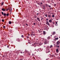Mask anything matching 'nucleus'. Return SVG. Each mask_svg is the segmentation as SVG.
<instances>
[{"mask_svg":"<svg viewBox=\"0 0 60 60\" xmlns=\"http://www.w3.org/2000/svg\"><path fill=\"white\" fill-rule=\"evenodd\" d=\"M46 24L48 25V26H49L50 25V24L49 22L48 21H46Z\"/></svg>","mask_w":60,"mask_h":60,"instance_id":"obj_1","label":"nucleus"},{"mask_svg":"<svg viewBox=\"0 0 60 60\" xmlns=\"http://www.w3.org/2000/svg\"><path fill=\"white\" fill-rule=\"evenodd\" d=\"M51 14H49L48 15V18H49L50 19V18H51Z\"/></svg>","mask_w":60,"mask_h":60,"instance_id":"obj_2","label":"nucleus"},{"mask_svg":"<svg viewBox=\"0 0 60 60\" xmlns=\"http://www.w3.org/2000/svg\"><path fill=\"white\" fill-rule=\"evenodd\" d=\"M45 44H47L48 43V41L47 40H45L44 42Z\"/></svg>","mask_w":60,"mask_h":60,"instance_id":"obj_3","label":"nucleus"},{"mask_svg":"<svg viewBox=\"0 0 60 60\" xmlns=\"http://www.w3.org/2000/svg\"><path fill=\"white\" fill-rule=\"evenodd\" d=\"M57 45H58V44H60V41H58L56 42Z\"/></svg>","mask_w":60,"mask_h":60,"instance_id":"obj_4","label":"nucleus"},{"mask_svg":"<svg viewBox=\"0 0 60 60\" xmlns=\"http://www.w3.org/2000/svg\"><path fill=\"white\" fill-rule=\"evenodd\" d=\"M56 52L57 53H58L59 52V50H58V49H56Z\"/></svg>","mask_w":60,"mask_h":60,"instance_id":"obj_5","label":"nucleus"},{"mask_svg":"<svg viewBox=\"0 0 60 60\" xmlns=\"http://www.w3.org/2000/svg\"><path fill=\"white\" fill-rule=\"evenodd\" d=\"M58 38H55L54 39V41H56V40H58Z\"/></svg>","mask_w":60,"mask_h":60,"instance_id":"obj_6","label":"nucleus"},{"mask_svg":"<svg viewBox=\"0 0 60 60\" xmlns=\"http://www.w3.org/2000/svg\"><path fill=\"white\" fill-rule=\"evenodd\" d=\"M37 20L39 21H40V18H37Z\"/></svg>","mask_w":60,"mask_h":60,"instance_id":"obj_7","label":"nucleus"},{"mask_svg":"<svg viewBox=\"0 0 60 60\" xmlns=\"http://www.w3.org/2000/svg\"><path fill=\"white\" fill-rule=\"evenodd\" d=\"M2 10L3 11H5V10L4 8H2Z\"/></svg>","mask_w":60,"mask_h":60,"instance_id":"obj_8","label":"nucleus"},{"mask_svg":"<svg viewBox=\"0 0 60 60\" xmlns=\"http://www.w3.org/2000/svg\"><path fill=\"white\" fill-rule=\"evenodd\" d=\"M9 10L10 11H11V10H12L11 8H9Z\"/></svg>","mask_w":60,"mask_h":60,"instance_id":"obj_9","label":"nucleus"},{"mask_svg":"<svg viewBox=\"0 0 60 60\" xmlns=\"http://www.w3.org/2000/svg\"><path fill=\"white\" fill-rule=\"evenodd\" d=\"M49 22L50 23V22H52V20H51V19H50L49 20Z\"/></svg>","mask_w":60,"mask_h":60,"instance_id":"obj_10","label":"nucleus"},{"mask_svg":"<svg viewBox=\"0 0 60 60\" xmlns=\"http://www.w3.org/2000/svg\"><path fill=\"white\" fill-rule=\"evenodd\" d=\"M56 26H57V22H56Z\"/></svg>","mask_w":60,"mask_h":60,"instance_id":"obj_11","label":"nucleus"},{"mask_svg":"<svg viewBox=\"0 0 60 60\" xmlns=\"http://www.w3.org/2000/svg\"><path fill=\"white\" fill-rule=\"evenodd\" d=\"M56 34V33L55 32H53L52 33V35H54V34Z\"/></svg>","mask_w":60,"mask_h":60,"instance_id":"obj_12","label":"nucleus"},{"mask_svg":"<svg viewBox=\"0 0 60 60\" xmlns=\"http://www.w3.org/2000/svg\"><path fill=\"white\" fill-rule=\"evenodd\" d=\"M43 34H46L45 32V31H43Z\"/></svg>","mask_w":60,"mask_h":60,"instance_id":"obj_13","label":"nucleus"},{"mask_svg":"<svg viewBox=\"0 0 60 60\" xmlns=\"http://www.w3.org/2000/svg\"><path fill=\"white\" fill-rule=\"evenodd\" d=\"M11 21H9V24H11Z\"/></svg>","mask_w":60,"mask_h":60,"instance_id":"obj_14","label":"nucleus"},{"mask_svg":"<svg viewBox=\"0 0 60 60\" xmlns=\"http://www.w3.org/2000/svg\"><path fill=\"white\" fill-rule=\"evenodd\" d=\"M52 45H50V48L51 49V48H52Z\"/></svg>","mask_w":60,"mask_h":60,"instance_id":"obj_15","label":"nucleus"},{"mask_svg":"<svg viewBox=\"0 0 60 60\" xmlns=\"http://www.w3.org/2000/svg\"><path fill=\"white\" fill-rule=\"evenodd\" d=\"M6 14L5 13H4V16H6Z\"/></svg>","mask_w":60,"mask_h":60,"instance_id":"obj_16","label":"nucleus"},{"mask_svg":"<svg viewBox=\"0 0 60 60\" xmlns=\"http://www.w3.org/2000/svg\"><path fill=\"white\" fill-rule=\"evenodd\" d=\"M6 16H9V13L7 14L6 15Z\"/></svg>","mask_w":60,"mask_h":60,"instance_id":"obj_17","label":"nucleus"},{"mask_svg":"<svg viewBox=\"0 0 60 60\" xmlns=\"http://www.w3.org/2000/svg\"><path fill=\"white\" fill-rule=\"evenodd\" d=\"M56 47H57V48H59V45L58 46V45H56Z\"/></svg>","mask_w":60,"mask_h":60,"instance_id":"obj_18","label":"nucleus"},{"mask_svg":"<svg viewBox=\"0 0 60 60\" xmlns=\"http://www.w3.org/2000/svg\"><path fill=\"white\" fill-rule=\"evenodd\" d=\"M47 14H46L45 15V16L46 17H47Z\"/></svg>","mask_w":60,"mask_h":60,"instance_id":"obj_19","label":"nucleus"},{"mask_svg":"<svg viewBox=\"0 0 60 60\" xmlns=\"http://www.w3.org/2000/svg\"><path fill=\"white\" fill-rule=\"evenodd\" d=\"M18 41H20V40H19V39H18Z\"/></svg>","mask_w":60,"mask_h":60,"instance_id":"obj_20","label":"nucleus"},{"mask_svg":"<svg viewBox=\"0 0 60 60\" xmlns=\"http://www.w3.org/2000/svg\"><path fill=\"white\" fill-rule=\"evenodd\" d=\"M3 3L2 2V3L1 4V5H3Z\"/></svg>","mask_w":60,"mask_h":60,"instance_id":"obj_21","label":"nucleus"},{"mask_svg":"<svg viewBox=\"0 0 60 60\" xmlns=\"http://www.w3.org/2000/svg\"><path fill=\"white\" fill-rule=\"evenodd\" d=\"M39 41V40H38V39H37L36 40V41Z\"/></svg>","mask_w":60,"mask_h":60,"instance_id":"obj_22","label":"nucleus"},{"mask_svg":"<svg viewBox=\"0 0 60 60\" xmlns=\"http://www.w3.org/2000/svg\"><path fill=\"white\" fill-rule=\"evenodd\" d=\"M33 25H36V23H34Z\"/></svg>","mask_w":60,"mask_h":60,"instance_id":"obj_23","label":"nucleus"},{"mask_svg":"<svg viewBox=\"0 0 60 60\" xmlns=\"http://www.w3.org/2000/svg\"><path fill=\"white\" fill-rule=\"evenodd\" d=\"M50 37H48V39H49V38H50Z\"/></svg>","mask_w":60,"mask_h":60,"instance_id":"obj_24","label":"nucleus"},{"mask_svg":"<svg viewBox=\"0 0 60 60\" xmlns=\"http://www.w3.org/2000/svg\"><path fill=\"white\" fill-rule=\"evenodd\" d=\"M52 17H55V16L54 15H52Z\"/></svg>","mask_w":60,"mask_h":60,"instance_id":"obj_25","label":"nucleus"},{"mask_svg":"<svg viewBox=\"0 0 60 60\" xmlns=\"http://www.w3.org/2000/svg\"><path fill=\"white\" fill-rule=\"evenodd\" d=\"M54 55H52V57H54Z\"/></svg>","mask_w":60,"mask_h":60,"instance_id":"obj_26","label":"nucleus"},{"mask_svg":"<svg viewBox=\"0 0 60 60\" xmlns=\"http://www.w3.org/2000/svg\"><path fill=\"white\" fill-rule=\"evenodd\" d=\"M2 22H4V20L2 19Z\"/></svg>","mask_w":60,"mask_h":60,"instance_id":"obj_27","label":"nucleus"},{"mask_svg":"<svg viewBox=\"0 0 60 60\" xmlns=\"http://www.w3.org/2000/svg\"><path fill=\"white\" fill-rule=\"evenodd\" d=\"M1 13L2 15H4V13H3V12H1Z\"/></svg>","mask_w":60,"mask_h":60,"instance_id":"obj_28","label":"nucleus"},{"mask_svg":"<svg viewBox=\"0 0 60 60\" xmlns=\"http://www.w3.org/2000/svg\"><path fill=\"white\" fill-rule=\"evenodd\" d=\"M26 37H27V38H29V37H28V36H27Z\"/></svg>","mask_w":60,"mask_h":60,"instance_id":"obj_29","label":"nucleus"},{"mask_svg":"<svg viewBox=\"0 0 60 60\" xmlns=\"http://www.w3.org/2000/svg\"><path fill=\"white\" fill-rule=\"evenodd\" d=\"M38 45H41V44H39V43L38 44Z\"/></svg>","mask_w":60,"mask_h":60,"instance_id":"obj_30","label":"nucleus"},{"mask_svg":"<svg viewBox=\"0 0 60 60\" xmlns=\"http://www.w3.org/2000/svg\"><path fill=\"white\" fill-rule=\"evenodd\" d=\"M46 20H47V21H48V20H49V19H46Z\"/></svg>","mask_w":60,"mask_h":60,"instance_id":"obj_31","label":"nucleus"},{"mask_svg":"<svg viewBox=\"0 0 60 60\" xmlns=\"http://www.w3.org/2000/svg\"><path fill=\"white\" fill-rule=\"evenodd\" d=\"M26 25L27 26H28V24L27 23H26Z\"/></svg>","mask_w":60,"mask_h":60,"instance_id":"obj_32","label":"nucleus"},{"mask_svg":"<svg viewBox=\"0 0 60 60\" xmlns=\"http://www.w3.org/2000/svg\"><path fill=\"white\" fill-rule=\"evenodd\" d=\"M3 28H5V26H3Z\"/></svg>","mask_w":60,"mask_h":60,"instance_id":"obj_33","label":"nucleus"},{"mask_svg":"<svg viewBox=\"0 0 60 60\" xmlns=\"http://www.w3.org/2000/svg\"><path fill=\"white\" fill-rule=\"evenodd\" d=\"M24 37V36H23V35H22L21 36V37L22 38V37Z\"/></svg>","mask_w":60,"mask_h":60,"instance_id":"obj_34","label":"nucleus"},{"mask_svg":"<svg viewBox=\"0 0 60 60\" xmlns=\"http://www.w3.org/2000/svg\"><path fill=\"white\" fill-rule=\"evenodd\" d=\"M56 6V4H54V6Z\"/></svg>","mask_w":60,"mask_h":60,"instance_id":"obj_35","label":"nucleus"},{"mask_svg":"<svg viewBox=\"0 0 60 60\" xmlns=\"http://www.w3.org/2000/svg\"><path fill=\"white\" fill-rule=\"evenodd\" d=\"M38 15H39V13H37V15H38Z\"/></svg>","mask_w":60,"mask_h":60,"instance_id":"obj_36","label":"nucleus"},{"mask_svg":"<svg viewBox=\"0 0 60 60\" xmlns=\"http://www.w3.org/2000/svg\"><path fill=\"white\" fill-rule=\"evenodd\" d=\"M6 10V11H8V9H7Z\"/></svg>","mask_w":60,"mask_h":60,"instance_id":"obj_37","label":"nucleus"},{"mask_svg":"<svg viewBox=\"0 0 60 60\" xmlns=\"http://www.w3.org/2000/svg\"><path fill=\"white\" fill-rule=\"evenodd\" d=\"M42 19H43V18H41V20H42Z\"/></svg>","mask_w":60,"mask_h":60,"instance_id":"obj_38","label":"nucleus"},{"mask_svg":"<svg viewBox=\"0 0 60 60\" xmlns=\"http://www.w3.org/2000/svg\"><path fill=\"white\" fill-rule=\"evenodd\" d=\"M40 4H42V3H41Z\"/></svg>","mask_w":60,"mask_h":60,"instance_id":"obj_39","label":"nucleus"},{"mask_svg":"<svg viewBox=\"0 0 60 60\" xmlns=\"http://www.w3.org/2000/svg\"><path fill=\"white\" fill-rule=\"evenodd\" d=\"M7 47L8 48H9V46L8 45V46H7Z\"/></svg>","mask_w":60,"mask_h":60,"instance_id":"obj_40","label":"nucleus"},{"mask_svg":"<svg viewBox=\"0 0 60 60\" xmlns=\"http://www.w3.org/2000/svg\"><path fill=\"white\" fill-rule=\"evenodd\" d=\"M28 43H29V44H30V42H29V41L28 42Z\"/></svg>","mask_w":60,"mask_h":60,"instance_id":"obj_41","label":"nucleus"},{"mask_svg":"<svg viewBox=\"0 0 60 60\" xmlns=\"http://www.w3.org/2000/svg\"><path fill=\"white\" fill-rule=\"evenodd\" d=\"M33 34V35L34 36H35V34Z\"/></svg>","mask_w":60,"mask_h":60,"instance_id":"obj_42","label":"nucleus"},{"mask_svg":"<svg viewBox=\"0 0 60 60\" xmlns=\"http://www.w3.org/2000/svg\"><path fill=\"white\" fill-rule=\"evenodd\" d=\"M49 9H51V8H50Z\"/></svg>","mask_w":60,"mask_h":60,"instance_id":"obj_43","label":"nucleus"},{"mask_svg":"<svg viewBox=\"0 0 60 60\" xmlns=\"http://www.w3.org/2000/svg\"><path fill=\"white\" fill-rule=\"evenodd\" d=\"M49 7H51L50 6H49Z\"/></svg>","mask_w":60,"mask_h":60,"instance_id":"obj_44","label":"nucleus"},{"mask_svg":"<svg viewBox=\"0 0 60 60\" xmlns=\"http://www.w3.org/2000/svg\"><path fill=\"white\" fill-rule=\"evenodd\" d=\"M48 7H49V6L48 5Z\"/></svg>","mask_w":60,"mask_h":60,"instance_id":"obj_45","label":"nucleus"},{"mask_svg":"<svg viewBox=\"0 0 60 60\" xmlns=\"http://www.w3.org/2000/svg\"><path fill=\"white\" fill-rule=\"evenodd\" d=\"M44 7H45V6H44Z\"/></svg>","mask_w":60,"mask_h":60,"instance_id":"obj_46","label":"nucleus"},{"mask_svg":"<svg viewBox=\"0 0 60 60\" xmlns=\"http://www.w3.org/2000/svg\"><path fill=\"white\" fill-rule=\"evenodd\" d=\"M51 36H52V35H51Z\"/></svg>","mask_w":60,"mask_h":60,"instance_id":"obj_47","label":"nucleus"},{"mask_svg":"<svg viewBox=\"0 0 60 60\" xmlns=\"http://www.w3.org/2000/svg\"><path fill=\"white\" fill-rule=\"evenodd\" d=\"M51 2H52V1H51Z\"/></svg>","mask_w":60,"mask_h":60,"instance_id":"obj_48","label":"nucleus"},{"mask_svg":"<svg viewBox=\"0 0 60 60\" xmlns=\"http://www.w3.org/2000/svg\"><path fill=\"white\" fill-rule=\"evenodd\" d=\"M59 0V1H60V0Z\"/></svg>","mask_w":60,"mask_h":60,"instance_id":"obj_49","label":"nucleus"},{"mask_svg":"<svg viewBox=\"0 0 60 60\" xmlns=\"http://www.w3.org/2000/svg\"><path fill=\"white\" fill-rule=\"evenodd\" d=\"M38 31H39V30H38Z\"/></svg>","mask_w":60,"mask_h":60,"instance_id":"obj_50","label":"nucleus"},{"mask_svg":"<svg viewBox=\"0 0 60 60\" xmlns=\"http://www.w3.org/2000/svg\"><path fill=\"white\" fill-rule=\"evenodd\" d=\"M44 48L45 47V46H44Z\"/></svg>","mask_w":60,"mask_h":60,"instance_id":"obj_51","label":"nucleus"},{"mask_svg":"<svg viewBox=\"0 0 60 60\" xmlns=\"http://www.w3.org/2000/svg\"><path fill=\"white\" fill-rule=\"evenodd\" d=\"M54 56L55 57V56Z\"/></svg>","mask_w":60,"mask_h":60,"instance_id":"obj_52","label":"nucleus"}]
</instances>
